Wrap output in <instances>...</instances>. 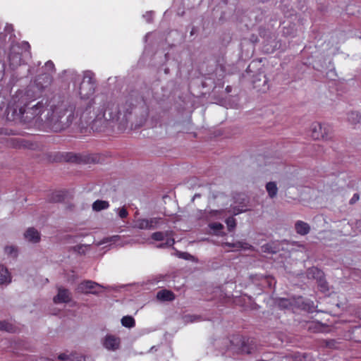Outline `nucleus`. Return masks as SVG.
<instances>
[{"label":"nucleus","mask_w":361,"mask_h":361,"mask_svg":"<svg viewBox=\"0 0 361 361\" xmlns=\"http://www.w3.org/2000/svg\"><path fill=\"white\" fill-rule=\"evenodd\" d=\"M162 224H164V221L161 217H154L148 219L149 229L156 228Z\"/></svg>","instance_id":"412c9836"},{"label":"nucleus","mask_w":361,"mask_h":361,"mask_svg":"<svg viewBox=\"0 0 361 361\" xmlns=\"http://www.w3.org/2000/svg\"><path fill=\"white\" fill-rule=\"evenodd\" d=\"M311 136L314 140H329L331 136V128L326 124L313 123L311 126Z\"/></svg>","instance_id":"423d86ee"},{"label":"nucleus","mask_w":361,"mask_h":361,"mask_svg":"<svg viewBox=\"0 0 361 361\" xmlns=\"http://www.w3.org/2000/svg\"><path fill=\"white\" fill-rule=\"evenodd\" d=\"M228 231H232L236 226V221L233 217H228L226 220Z\"/></svg>","instance_id":"c756f323"},{"label":"nucleus","mask_w":361,"mask_h":361,"mask_svg":"<svg viewBox=\"0 0 361 361\" xmlns=\"http://www.w3.org/2000/svg\"><path fill=\"white\" fill-rule=\"evenodd\" d=\"M90 109L91 106H87L85 110L80 114V120L81 123L84 121L86 123L89 122V120L92 118V116H90L88 118V114L90 113Z\"/></svg>","instance_id":"cd10ccee"},{"label":"nucleus","mask_w":361,"mask_h":361,"mask_svg":"<svg viewBox=\"0 0 361 361\" xmlns=\"http://www.w3.org/2000/svg\"><path fill=\"white\" fill-rule=\"evenodd\" d=\"M245 206H243L241 209H238L237 212L234 211V214L236 215L239 213H241L243 212H245L247 210L246 208H243Z\"/></svg>","instance_id":"58836bf2"},{"label":"nucleus","mask_w":361,"mask_h":361,"mask_svg":"<svg viewBox=\"0 0 361 361\" xmlns=\"http://www.w3.org/2000/svg\"><path fill=\"white\" fill-rule=\"evenodd\" d=\"M357 227L360 229V231H361V221H359L357 223Z\"/></svg>","instance_id":"79ce46f5"},{"label":"nucleus","mask_w":361,"mask_h":361,"mask_svg":"<svg viewBox=\"0 0 361 361\" xmlns=\"http://www.w3.org/2000/svg\"><path fill=\"white\" fill-rule=\"evenodd\" d=\"M16 141H17V142L19 144V145H22V144H23V140H20V141H19V140H16Z\"/></svg>","instance_id":"37998d69"},{"label":"nucleus","mask_w":361,"mask_h":361,"mask_svg":"<svg viewBox=\"0 0 361 361\" xmlns=\"http://www.w3.org/2000/svg\"><path fill=\"white\" fill-rule=\"evenodd\" d=\"M99 286L98 283L92 281H84L78 284L77 291L84 294H97L98 291L96 290L95 288Z\"/></svg>","instance_id":"0eeeda50"},{"label":"nucleus","mask_w":361,"mask_h":361,"mask_svg":"<svg viewBox=\"0 0 361 361\" xmlns=\"http://www.w3.org/2000/svg\"><path fill=\"white\" fill-rule=\"evenodd\" d=\"M182 255H183V258L188 259V255H190L188 253L183 252V253H182Z\"/></svg>","instance_id":"ea45409f"},{"label":"nucleus","mask_w":361,"mask_h":361,"mask_svg":"<svg viewBox=\"0 0 361 361\" xmlns=\"http://www.w3.org/2000/svg\"><path fill=\"white\" fill-rule=\"evenodd\" d=\"M264 281L267 283V286L271 288L272 286V285L275 284V281H274V279L271 276H266L264 278Z\"/></svg>","instance_id":"2f4dec72"},{"label":"nucleus","mask_w":361,"mask_h":361,"mask_svg":"<svg viewBox=\"0 0 361 361\" xmlns=\"http://www.w3.org/2000/svg\"><path fill=\"white\" fill-rule=\"evenodd\" d=\"M9 66L12 70L16 69L22 64L23 59L21 54L16 52H11L8 55Z\"/></svg>","instance_id":"f8f14e48"},{"label":"nucleus","mask_w":361,"mask_h":361,"mask_svg":"<svg viewBox=\"0 0 361 361\" xmlns=\"http://www.w3.org/2000/svg\"><path fill=\"white\" fill-rule=\"evenodd\" d=\"M66 193L63 191H56L51 194L50 201L54 202H61L64 200Z\"/></svg>","instance_id":"4be33fe9"},{"label":"nucleus","mask_w":361,"mask_h":361,"mask_svg":"<svg viewBox=\"0 0 361 361\" xmlns=\"http://www.w3.org/2000/svg\"><path fill=\"white\" fill-rule=\"evenodd\" d=\"M71 300V293L66 288H59L58 294L54 296V302L55 303H67Z\"/></svg>","instance_id":"9d476101"},{"label":"nucleus","mask_w":361,"mask_h":361,"mask_svg":"<svg viewBox=\"0 0 361 361\" xmlns=\"http://www.w3.org/2000/svg\"><path fill=\"white\" fill-rule=\"evenodd\" d=\"M209 227L211 229L214 231H221L223 229L224 226L221 223H212L209 224Z\"/></svg>","instance_id":"7c9ffc66"},{"label":"nucleus","mask_w":361,"mask_h":361,"mask_svg":"<svg viewBox=\"0 0 361 361\" xmlns=\"http://www.w3.org/2000/svg\"><path fill=\"white\" fill-rule=\"evenodd\" d=\"M229 89H230V87L228 86V87H226V90H227L228 92H229V91H230V90H229Z\"/></svg>","instance_id":"a18cd8bd"},{"label":"nucleus","mask_w":361,"mask_h":361,"mask_svg":"<svg viewBox=\"0 0 361 361\" xmlns=\"http://www.w3.org/2000/svg\"><path fill=\"white\" fill-rule=\"evenodd\" d=\"M297 309H301L308 312H314L316 306L313 301L309 299H305L301 296L298 297Z\"/></svg>","instance_id":"1a4fd4ad"},{"label":"nucleus","mask_w":361,"mask_h":361,"mask_svg":"<svg viewBox=\"0 0 361 361\" xmlns=\"http://www.w3.org/2000/svg\"><path fill=\"white\" fill-rule=\"evenodd\" d=\"M319 286H320L321 288V290L322 291H325L326 290H328V287H327V283L323 280V279H319Z\"/></svg>","instance_id":"72a5a7b5"},{"label":"nucleus","mask_w":361,"mask_h":361,"mask_svg":"<svg viewBox=\"0 0 361 361\" xmlns=\"http://www.w3.org/2000/svg\"><path fill=\"white\" fill-rule=\"evenodd\" d=\"M120 344V338L111 334L106 335L103 341L104 347L109 350H116L118 349Z\"/></svg>","instance_id":"6e6552de"},{"label":"nucleus","mask_w":361,"mask_h":361,"mask_svg":"<svg viewBox=\"0 0 361 361\" xmlns=\"http://www.w3.org/2000/svg\"><path fill=\"white\" fill-rule=\"evenodd\" d=\"M357 317L361 319V310L357 312Z\"/></svg>","instance_id":"a19ab883"},{"label":"nucleus","mask_w":361,"mask_h":361,"mask_svg":"<svg viewBox=\"0 0 361 361\" xmlns=\"http://www.w3.org/2000/svg\"><path fill=\"white\" fill-rule=\"evenodd\" d=\"M295 361H312V357L307 353H296L294 355Z\"/></svg>","instance_id":"a878e982"},{"label":"nucleus","mask_w":361,"mask_h":361,"mask_svg":"<svg viewBox=\"0 0 361 361\" xmlns=\"http://www.w3.org/2000/svg\"><path fill=\"white\" fill-rule=\"evenodd\" d=\"M135 224V226L140 229H149L147 219H138Z\"/></svg>","instance_id":"393cba45"},{"label":"nucleus","mask_w":361,"mask_h":361,"mask_svg":"<svg viewBox=\"0 0 361 361\" xmlns=\"http://www.w3.org/2000/svg\"><path fill=\"white\" fill-rule=\"evenodd\" d=\"M224 246L228 247L229 250H232V249L240 250V249H242L244 247L243 243L240 241H238L234 243H225L224 244Z\"/></svg>","instance_id":"bb28decb"},{"label":"nucleus","mask_w":361,"mask_h":361,"mask_svg":"<svg viewBox=\"0 0 361 361\" xmlns=\"http://www.w3.org/2000/svg\"><path fill=\"white\" fill-rule=\"evenodd\" d=\"M359 199H360L359 194H357V193L354 194L353 196L352 197V198L350 200V204H355L357 201L359 200Z\"/></svg>","instance_id":"e433bc0d"},{"label":"nucleus","mask_w":361,"mask_h":361,"mask_svg":"<svg viewBox=\"0 0 361 361\" xmlns=\"http://www.w3.org/2000/svg\"><path fill=\"white\" fill-rule=\"evenodd\" d=\"M298 298H281L278 305L281 309H297Z\"/></svg>","instance_id":"9b49d317"},{"label":"nucleus","mask_w":361,"mask_h":361,"mask_svg":"<svg viewBox=\"0 0 361 361\" xmlns=\"http://www.w3.org/2000/svg\"><path fill=\"white\" fill-rule=\"evenodd\" d=\"M95 79L92 72L85 73L80 85L79 93L82 98H88L94 93Z\"/></svg>","instance_id":"39448f33"},{"label":"nucleus","mask_w":361,"mask_h":361,"mask_svg":"<svg viewBox=\"0 0 361 361\" xmlns=\"http://www.w3.org/2000/svg\"><path fill=\"white\" fill-rule=\"evenodd\" d=\"M5 71V63L0 61V72L4 73Z\"/></svg>","instance_id":"4c0bfd02"},{"label":"nucleus","mask_w":361,"mask_h":361,"mask_svg":"<svg viewBox=\"0 0 361 361\" xmlns=\"http://www.w3.org/2000/svg\"><path fill=\"white\" fill-rule=\"evenodd\" d=\"M109 207V204L107 201L99 200H96L92 204L93 210L97 212L107 209Z\"/></svg>","instance_id":"aec40b11"},{"label":"nucleus","mask_w":361,"mask_h":361,"mask_svg":"<svg viewBox=\"0 0 361 361\" xmlns=\"http://www.w3.org/2000/svg\"><path fill=\"white\" fill-rule=\"evenodd\" d=\"M128 211L126 210V209L125 208H121L119 212H118V216L121 218V219H125L128 216Z\"/></svg>","instance_id":"f704fd0d"},{"label":"nucleus","mask_w":361,"mask_h":361,"mask_svg":"<svg viewBox=\"0 0 361 361\" xmlns=\"http://www.w3.org/2000/svg\"><path fill=\"white\" fill-rule=\"evenodd\" d=\"M25 238L28 241L36 243L40 240L39 233L33 227L27 228L24 233Z\"/></svg>","instance_id":"ddd939ff"},{"label":"nucleus","mask_w":361,"mask_h":361,"mask_svg":"<svg viewBox=\"0 0 361 361\" xmlns=\"http://www.w3.org/2000/svg\"><path fill=\"white\" fill-rule=\"evenodd\" d=\"M17 330L16 326L6 321H0V331H4L9 333H15Z\"/></svg>","instance_id":"f3484780"},{"label":"nucleus","mask_w":361,"mask_h":361,"mask_svg":"<svg viewBox=\"0 0 361 361\" xmlns=\"http://www.w3.org/2000/svg\"><path fill=\"white\" fill-rule=\"evenodd\" d=\"M11 282V275L8 269L3 265H0V284L8 283Z\"/></svg>","instance_id":"dca6fc26"},{"label":"nucleus","mask_w":361,"mask_h":361,"mask_svg":"<svg viewBox=\"0 0 361 361\" xmlns=\"http://www.w3.org/2000/svg\"><path fill=\"white\" fill-rule=\"evenodd\" d=\"M266 190L268 192L269 196L271 198H274L276 196L278 192V188L275 182H269L266 185Z\"/></svg>","instance_id":"6ab92c4d"},{"label":"nucleus","mask_w":361,"mask_h":361,"mask_svg":"<svg viewBox=\"0 0 361 361\" xmlns=\"http://www.w3.org/2000/svg\"><path fill=\"white\" fill-rule=\"evenodd\" d=\"M134 109L135 106L128 102L121 106L111 104L104 110L103 117L105 120H116L119 122L121 128H126L131 120Z\"/></svg>","instance_id":"7ed1b4c3"},{"label":"nucleus","mask_w":361,"mask_h":361,"mask_svg":"<svg viewBox=\"0 0 361 361\" xmlns=\"http://www.w3.org/2000/svg\"><path fill=\"white\" fill-rule=\"evenodd\" d=\"M15 141H16V140H13V139H11V142L12 144H14V142H15Z\"/></svg>","instance_id":"c03bdc74"},{"label":"nucleus","mask_w":361,"mask_h":361,"mask_svg":"<svg viewBox=\"0 0 361 361\" xmlns=\"http://www.w3.org/2000/svg\"><path fill=\"white\" fill-rule=\"evenodd\" d=\"M295 229L298 234L301 235H305L310 231V225L302 221H298L295 224Z\"/></svg>","instance_id":"4468645a"},{"label":"nucleus","mask_w":361,"mask_h":361,"mask_svg":"<svg viewBox=\"0 0 361 361\" xmlns=\"http://www.w3.org/2000/svg\"><path fill=\"white\" fill-rule=\"evenodd\" d=\"M75 107L73 104L61 102L51 107V113L46 120L47 126L54 132H60L67 128L75 118Z\"/></svg>","instance_id":"f03ea898"},{"label":"nucleus","mask_w":361,"mask_h":361,"mask_svg":"<svg viewBox=\"0 0 361 361\" xmlns=\"http://www.w3.org/2000/svg\"><path fill=\"white\" fill-rule=\"evenodd\" d=\"M157 298L161 301H173L175 299V294L169 290H161L157 293Z\"/></svg>","instance_id":"2eb2a0df"},{"label":"nucleus","mask_w":361,"mask_h":361,"mask_svg":"<svg viewBox=\"0 0 361 361\" xmlns=\"http://www.w3.org/2000/svg\"><path fill=\"white\" fill-rule=\"evenodd\" d=\"M307 274L309 277H312L317 280L322 279L324 277L323 271L314 267L308 269Z\"/></svg>","instance_id":"a211bd4d"},{"label":"nucleus","mask_w":361,"mask_h":361,"mask_svg":"<svg viewBox=\"0 0 361 361\" xmlns=\"http://www.w3.org/2000/svg\"><path fill=\"white\" fill-rule=\"evenodd\" d=\"M121 324L123 326L128 328H132L135 325V321L131 316H124L121 319Z\"/></svg>","instance_id":"5701e85b"},{"label":"nucleus","mask_w":361,"mask_h":361,"mask_svg":"<svg viewBox=\"0 0 361 361\" xmlns=\"http://www.w3.org/2000/svg\"><path fill=\"white\" fill-rule=\"evenodd\" d=\"M175 243L173 238H168L165 243L161 244L159 247H164L165 246H172Z\"/></svg>","instance_id":"473e14b6"},{"label":"nucleus","mask_w":361,"mask_h":361,"mask_svg":"<svg viewBox=\"0 0 361 361\" xmlns=\"http://www.w3.org/2000/svg\"><path fill=\"white\" fill-rule=\"evenodd\" d=\"M5 251L6 253L12 255L13 252L15 255L16 254V249L13 246H7L5 248Z\"/></svg>","instance_id":"c9c22d12"},{"label":"nucleus","mask_w":361,"mask_h":361,"mask_svg":"<svg viewBox=\"0 0 361 361\" xmlns=\"http://www.w3.org/2000/svg\"><path fill=\"white\" fill-rule=\"evenodd\" d=\"M361 119V115L357 111H352L348 116V121L353 124H357Z\"/></svg>","instance_id":"b1692460"},{"label":"nucleus","mask_w":361,"mask_h":361,"mask_svg":"<svg viewBox=\"0 0 361 361\" xmlns=\"http://www.w3.org/2000/svg\"><path fill=\"white\" fill-rule=\"evenodd\" d=\"M18 97H13L6 108L8 121L28 123L44 111L47 102L40 101L32 104L33 101L27 102L23 97L17 100Z\"/></svg>","instance_id":"f257e3e1"},{"label":"nucleus","mask_w":361,"mask_h":361,"mask_svg":"<svg viewBox=\"0 0 361 361\" xmlns=\"http://www.w3.org/2000/svg\"><path fill=\"white\" fill-rule=\"evenodd\" d=\"M98 154H82L73 152L57 153L54 158L55 161H66L76 164H90L99 161Z\"/></svg>","instance_id":"20e7f679"},{"label":"nucleus","mask_w":361,"mask_h":361,"mask_svg":"<svg viewBox=\"0 0 361 361\" xmlns=\"http://www.w3.org/2000/svg\"><path fill=\"white\" fill-rule=\"evenodd\" d=\"M167 235V233H164L161 231L154 232L152 234V239L156 241H161L164 239L165 236Z\"/></svg>","instance_id":"c85d7f7f"}]
</instances>
